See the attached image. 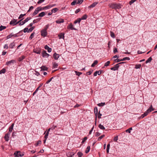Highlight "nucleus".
<instances>
[{"label":"nucleus","mask_w":157,"mask_h":157,"mask_svg":"<svg viewBox=\"0 0 157 157\" xmlns=\"http://www.w3.org/2000/svg\"><path fill=\"white\" fill-rule=\"evenodd\" d=\"M87 138L86 137H84L82 140V143L83 144L85 141L87 139Z\"/></svg>","instance_id":"nucleus-53"},{"label":"nucleus","mask_w":157,"mask_h":157,"mask_svg":"<svg viewBox=\"0 0 157 157\" xmlns=\"http://www.w3.org/2000/svg\"><path fill=\"white\" fill-rule=\"evenodd\" d=\"M39 12V10H38V8L37 7L36 9L34 11V13H33V14H32L33 16L36 15V14H37L38 13V12Z\"/></svg>","instance_id":"nucleus-18"},{"label":"nucleus","mask_w":157,"mask_h":157,"mask_svg":"<svg viewBox=\"0 0 157 157\" xmlns=\"http://www.w3.org/2000/svg\"><path fill=\"white\" fill-rule=\"evenodd\" d=\"M141 66V65L140 64H136L135 66V68L136 69L140 68Z\"/></svg>","instance_id":"nucleus-43"},{"label":"nucleus","mask_w":157,"mask_h":157,"mask_svg":"<svg viewBox=\"0 0 157 157\" xmlns=\"http://www.w3.org/2000/svg\"><path fill=\"white\" fill-rule=\"evenodd\" d=\"M16 132H13L12 136L14 138L16 136Z\"/></svg>","instance_id":"nucleus-57"},{"label":"nucleus","mask_w":157,"mask_h":157,"mask_svg":"<svg viewBox=\"0 0 157 157\" xmlns=\"http://www.w3.org/2000/svg\"><path fill=\"white\" fill-rule=\"evenodd\" d=\"M102 72V71H96L94 73V76H97V74H98V75H100L101 73Z\"/></svg>","instance_id":"nucleus-17"},{"label":"nucleus","mask_w":157,"mask_h":157,"mask_svg":"<svg viewBox=\"0 0 157 157\" xmlns=\"http://www.w3.org/2000/svg\"><path fill=\"white\" fill-rule=\"evenodd\" d=\"M90 146H88L86 148V150L85 151V153H88L90 150Z\"/></svg>","instance_id":"nucleus-34"},{"label":"nucleus","mask_w":157,"mask_h":157,"mask_svg":"<svg viewBox=\"0 0 157 157\" xmlns=\"http://www.w3.org/2000/svg\"><path fill=\"white\" fill-rule=\"evenodd\" d=\"M136 1V0H131V1H130V2H129V4L130 5H131Z\"/></svg>","instance_id":"nucleus-56"},{"label":"nucleus","mask_w":157,"mask_h":157,"mask_svg":"<svg viewBox=\"0 0 157 157\" xmlns=\"http://www.w3.org/2000/svg\"><path fill=\"white\" fill-rule=\"evenodd\" d=\"M108 6L111 8L114 9L116 10L119 9L120 8H121V4L119 3L117 4L114 3H112L109 4Z\"/></svg>","instance_id":"nucleus-1"},{"label":"nucleus","mask_w":157,"mask_h":157,"mask_svg":"<svg viewBox=\"0 0 157 157\" xmlns=\"http://www.w3.org/2000/svg\"><path fill=\"white\" fill-rule=\"evenodd\" d=\"M6 69L5 68H3L1 71H0V75L1 74L5 73L6 72Z\"/></svg>","instance_id":"nucleus-32"},{"label":"nucleus","mask_w":157,"mask_h":157,"mask_svg":"<svg viewBox=\"0 0 157 157\" xmlns=\"http://www.w3.org/2000/svg\"><path fill=\"white\" fill-rule=\"evenodd\" d=\"M118 139V137L117 136L114 137V138L113 139V140L114 141L116 142L117 140Z\"/></svg>","instance_id":"nucleus-61"},{"label":"nucleus","mask_w":157,"mask_h":157,"mask_svg":"<svg viewBox=\"0 0 157 157\" xmlns=\"http://www.w3.org/2000/svg\"><path fill=\"white\" fill-rule=\"evenodd\" d=\"M154 110V109L152 107V105H151V106L147 110V111L149 112H151L152 111H153Z\"/></svg>","instance_id":"nucleus-25"},{"label":"nucleus","mask_w":157,"mask_h":157,"mask_svg":"<svg viewBox=\"0 0 157 157\" xmlns=\"http://www.w3.org/2000/svg\"><path fill=\"white\" fill-rule=\"evenodd\" d=\"M45 15V13L44 12H42L40 13L38 15V17H43Z\"/></svg>","instance_id":"nucleus-26"},{"label":"nucleus","mask_w":157,"mask_h":157,"mask_svg":"<svg viewBox=\"0 0 157 157\" xmlns=\"http://www.w3.org/2000/svg\"><path fill=\"white\" fill-rule=\"evenodd\" d=\"M34 34H35V33H34V32L32 33L31 34L30 36H29V38L30 39H32L33 38V37L34 36Z\"/></svg>","instance_id":"nucleus-49"},{"label":"nucleus","mask_w":157,"mask_h":157,"mask_svg":"<svg viewBox=\"0 0 157 157\" xmlns=\"http://www.w3.org/2000/svg\"><path fill=\"white\" fill-rule=\"evenodd\" d=\"M34 26L32 27L31 28H29V29L28 30V33H29L32 32L33 30L34 29Z\"/></svg>","instance_id":"nucleus-40"},{"label":"nucleus","mask_w":157,"mask_h":157,"mask_svg":"<svg viewBox=\"0 0 157 157\" xmlns=\"http://www.w3.org/2000/svg\"><path fill=\"white\" fill-rule=\"evenodd\" d=\"M93 72V70H91V71H89L88 72H87L86 73V74L87 75H91V73H92Z\"/></svg>","instance_id":"nucleus-58"},{"label":"nucleus","mask_w":157,"mask_h":157,"mask_svg":"<svg viewBox=\"0 0 157 157\" xmlns=\"http://www.w3.org/2000/svg\"><path fill=\"white\" fill-rule=\"evenodd\" d=\"M87 16L86 14H85L83 15L80 18L81 20H85L87 18Z\"/></svg>","instance_id":"nucleus-31"},{"label":"nucleus","mask_w":157,"mask_h":157,"mask_svg":"<svg viewBox=\"0 0 157 157\" xmlns=\"http://www.w3.org/2000/svg\"><path fill=\"white\" fill-rule=\"evenodd\" d=\"M15 154H17L19 157H21L24 155V153L21 152L20 151H17L15 152Z\"/></svg>","instance_id":"nucleus-7"},{"label":"nucleus","mask_w":157,"mask_h":157,"mask_svg":"<svg viewBox=\"0 0 157 157\" xmlns=\"http://www.w3.org/2000/svg\"><path fill=\"white\" fill-rule=\"evenodd\" d=\"M77 3V2L76 1H75L72 2L71 4V5L72 6L75 5L76 3Z\"/></svg>","instance_id":"nucleus-59"},{"label":"nucleus","mask_w":157,"mask_h":157,"mask_svg":"<svg viewBox=\"0 0 157 157\" xmlns=\"http://www.w3.org/2000/svg\"><path fill=\"white\" fill-rule=\"evenodd\" d=\"M58 10V9L57 8H55L53 9L52 10V13L53 12V13H56V12Z\"/></svg>","instance_id":"nucleus-38"},{"label":"nucleus","mask_w":157,"mask_h":157,"mask_svg":"<svg viewBox=\"0 0 157 157\" xmlns=\"http://www.w3.org/2000/svg\"><path fill=\"white\" fill-rule=\"evenodd\" d=\"M149 112L147 110L143 114H142L141 116V117L142 118L144 117L147 115L148 113Z\"/></svg>","instance_id":"nucleus-22"},{"label":"nucleus","mask_w":157,"mask_h":157,"mask_svg":"<svg viewBox=\"0 0 157 157\" xmlns=\"http://www.w3.org/2000/svg\"><path fill=\"white\" fill-rule=\"evenodd\" d=\"M68 29H71V30H76V29L74 28L72 23L70 24L67 27Z\"/></svg>","instance_id":"nucleus-16"},{"label":"nucleus","mask_w":157,"mask_h":157,"mask_svg":"<svg viewBox=\"0 0 157 157\" xmlns=\"http://www.w3.org/2000/svg\"><path fill=\"white\" fill-rule=\"evenodd\" d=\"M33 52L36 54H40L41 52L40 48H36L33 50Z\"/></svg>","instance_id":"nucleus-14"},{"label":"nucleus","mask_w":157,"mask_h":157,"mask_svg":"<svg viewBox=\"0 0 157 157\" xmlns=\"http://www.w3.org/2000/svg\"><path fill=\"white\" fill-rule=\"evenodd\" d=\"M25 58V56H22L19 58V61H21Z\"/></svg>","instance_id":"nucleus-36"},{"label":"nucleus","mask_w":157,"mask_h":157,"mask_svg":"<svg viewBox=\"0 0 157 157\" xmlns=\"http://www.w3.org/2000/svg\"><path fill=\"white\" fill-rule=\"evenodd\" d=\"M122 59V61H125L126 60H130V58L128 57H124V58H123V59Z\"/></svg>","instance_id":"nucleus-48"},{"label":"nucleus","mask_w":157,"mask_h":157,"mask_svg":"<svg viewBox=\"0 0 157 157\" xmlns=\"http://www.w3.org/2000/svg\"><path fill=\"white\" fill-rule=\"evenodd\" d=\"M19 36L18 35L17 33L15 34H13V33H11L9 35H8L6 36V38L7 39H9L12 37H18Z\"/></svg>","instance_id":"nucleus-2"},{"label":"nucleus","mask_w":157,"mask_h":157,"mask_svg":"<svg viewBox=\"0 0 157 157\" xmlns=\"http://www.w3.org/2000/svg\"><path fill=\"white\" fill-rule=\"evenodd\" d=\"M53 77H52L51 78L49 79L46 82V84H48L52 80V79L53 78Z\"/></svg>","instance_id":"nucleus-54"},{"label":"nucleus","mask_w":157,"mask_h":157,"mask_svg":"<svg viewBox=\"0 0 157 157\" xmlns=\"http://www.w3.org/2000/svg\"><path fill=\"white\" fill-rule=\"evenodd\" d=\"M105 136V135L103 134L99 137L98 138V141H100L101 140V139L102 138H103Z\"/></svg>","instance_id":"nucleus-44"},{"label":"nucleus","mask_w":157,"mask_h":157,"mask_svg":"<svg viewBox=\"0 0 157 157\" xmlns=\"http://www.w3.org/2000/svg\"><path fill=\"white\" fill-rule=\"evenodd\" d=\"M56 23L57 24H60L61 23H63L64 22V20L62 19H60L56 20Z\"/></svg>","instance_id":"nucleus-15"},{"label":"nucleus","mask_w":157,"mask_h":157,"mask_svg":"<svg viewBox=\"0 0 157 157\" xmlns=\"http://www.w3.org/2000/svg\"><path fill=\"white\" fill-rule=\"evenodd\" d=\"M110 36L111 37L113 38H114L115 37V36L114 33L110 31Z\"/></svg>","instance_id":"nucleus-39"},{"label":"nucleus","mask_w":157,"mask_h":157,"mask_svg":"<svg viewBox=\"0 0 157 157\" xmlns=\"http://www.w3.org/2000/svg\"><path fill=\"white\" fill-rule=\"evenodd\" d=\"M41 71H47L48 69V68L47 67H46L44 66H43L42 67H41Z\"/></svg>","instance_id":"nucleus-28"},{"label":"nucleus","mask_w":157,"mask_h":157,"mask_svg":"<svg viewBox=\"0 0 157 157\" xmlns=\"http://www.w3.org/2000/svg\"><path fill=\"white\" fill-rule=\"evenodd\" d=\"M28 30L29 29L28 28H26L24 29L23 31L24 33H26V32H28Z\"/></svg>","instance_id":"nucleus-60"},{"label":"nucleus","mask_w":157,"mask_h":157,"mask_svg":"<svg viewBox=\"0 0 157 157\" xmlns=\"http://www.w3.org/2000/svg\"><path fill=\"white\" fill-rule=\"evenodd\" d=\"M39 11L44 10V7H41V6L38 7H37Z\"/></svg>","instance_id":"nucleus-51"},{"label":"nucleus","mask_w":157,"mask_h":157,"mask_svg":"<svg viewBox=\"0 0 157 157\" xmlns=\"http://www.w3.org/2000/svg\"><path fill=\"white\" fill-rule=\"evenodd\" d=\"M14 124L13 123L10 126L9 128V132L8 133H10L12 131L13 129V127L14 126Z\"/></svg>","instance_id":"nucleus-11"},{"label":"nucleus","mask_w":157,"mask_h":157,"mask_svg":"<svg viewBox=\"0 0 157 157\" xmlns=\"http://www.w3.org/2000/svg\"><path fill=\"white\" fill-rule=\"evenodd\" d=\"M53 57L55 59L57 60L59 58V55L55 52L53 54Z\"/></svg>","instance_id":"nucleus-12"},{"label":"nucleus","mask_w":157,"mask_h":157,"mask_svg":"<svg viewBox=\"0 0 157 157\" xmlns=\"http://www.w3.org/2000/svg\"><path fill=\"white\" fill-rule=\"evenodd\" d=\"M110 63V61H107L106 63H105L104 66L107 67L109 66Z\"/></svg>","instance_id":"nucleus-46"},{"label":"nucleus","mask_w":157,"mask_h":157,"mask_svg":"<svg viewBox=\"0 0 157 157\" xmlns=\"http://www.w3.org/2000/svg\"><path fill=\"white\" fill-rule=\"evenodd\" d=\"M98 63V61L97 60H95L93 63L91 65V66L92 67H93L95 66V65H96Z\"/></svg>","instance_id":"nucleus-27"},{"label":"nucleus","mask_w":157,"mask_h":157,"mask_svg":"<svg viewBox=\"0 0 157 157\" xmlns=\"http://www.w3.org/2000/svg\"><path fill=\"white\" fill-rule=\"evenodd\" d=\"M152 60V58L151 57H150L146 61V63H147L149 62H150Z\"/></svg>","instance_id":"nucleus-37"},{"label":"nucleus","mask_w":157,"mask_h":157,"mask_svg":"<svg viewBox=\"0 0 157 157\" xmlns=\"http://www.w3.org/2000/svg\"><path fill=\"white\" fill-rule=\"evenodd\" d=\"M44 1V0H40L37 2L38 4H40Z\"/></svg>","instance_id":"nucleus-62"},{"label":"nucleus","mask_w":157,"mask_h":157,"mask_svg":"<svg viewBox=\"0 0 157 157\" xmlns=\"http://www.w3.org/2000/svg\"><path fill=\"white\" fill-rule=\"evenodd\" d=\"M42 54L43 57H48L49 56V54H48L45 51H44L42 52Z\"/></svg>","instance_id":"nucleus-8"},{"label":"nucleus","mask_w":157,"mask_h":157,"mask_svg":"<svg viewBox=\"0 0 157 157\" xmlns=\"http://www.w3.org/2000/svg\"><path fill=\"white\" fill-rule=\"evenodd\" d=\"M56 6L55 4L49 5L46 6L44 7V10L48 9L50 8H51L53 6Z\"/></svg>","instance_id":"nucleus-5"},{"label":"nucleus","mask_w":157,"mask_h":157,"mask_svg":"<svg viewBox=\"0 0 157 157\" xmlns=\"http://www.w3.org/2000/svg\"><path fill=\"white\" fill-rule=\"evenodd\" d=\"M81 20V19H80V18H78L76 20H75L74 22V23L75 24L77 23H80V21Z\"/></svg>","instance_id":"nucleus-30"},{"label":"nucleus","mask_w":157,"mask_h":157,"mask_svg":"<svg viewBox=\"0 0 157 157\" xmlns=\"http://www.w3.org/2000/svg\"><path fill=\"white\" fill-rule=\"evenodd\" d=\"M94 113H95V116H96V121H95V124L96 123V120H97V115H98V109L97 107H95L94 108Z\"/></svg>","instance_id":"nucleus-13"},{"label":"nucleus","mask_w":157,"mask_h":157,"mask_svg":"<svg viewBox=\"0 0 157 157\" xmlns=\"http://www.w3.org/2000/svg\"><path fill=\"white\" fill-rule=\"evenodd\" d=\"M117 52V49L116 48H114L113 49V52L114 53Z\"/></svg>","instance_id":"nucleus-64"},{"label":"nucleus","mask_w":157,"mask_h":157,"mask_svg":"<svg viewBox=\"0 0 157 157\" xmlns=\"http://www.w3.org/2000/svg\"><path fill=\"white\" fill-rule=\"evenodd\" d=\"M98 4V2H95L94 3H92L91 5L89 7V8H93L95 6Z\"/></svg>","instance_id":"nucleus-21"},{"label":"nucleus","mask_w":157,"mask_h":157,"mask_svg":"<svg viewBox=\"0 0 157 157\" xmlns=\"http://www.w3.org/2000/svg\"><path fill=\"white\" fill-rule=\"evenodd\" d=\"M15 46V44L14 42H13L10 44L9 47L10 48H13V47Z\"/></svg>","instance_id":"nucleus-23"},{"label":"nucleus","mask_w":157,"mask_h":157,"mask_svg":"<svg viewBox=\"0 0 157 157\" xmlns=\"http://www.w3.org/2000/svg\"><path fill=\"white\" fill-rule=\"evenodd\" d=\"M6 28V26L1 25L0 26V31H1L3 29H5Z\"/></svg>","instance_id":"nucleus-45"},{"label":"nucleus","mask_w":157,"mask_h":157,"mask_svg":"<svg viewBox=\"0 0 157 157\" xmlns=\"http://www.w3.org/2000/svg\"><path fill=\"white\" fill-rule=\"evenodd\" d=\"M15 62V60H12L9 61H8L6 62V64L7 65H9L11 64V63L13 64Z\"/></svg>","instance_id":"nucleus-20"},{"label":"nucleus","mask_w":157,"mask_h":157,"mask_svg":"<svg viewBox=\"0 0 157 157\" xmlns=\"http://www.w3.org/2000/svg\"><path fill=\"white\" fill-rule=\"evenodd\" d=\"M101 115H102V114L101 113H100V111H99L98 112V118L99 119L101 118Z\"/></svg>","instance_id":"nucleus-55"},{"label":"nucleus","mask_w":157,"mask_h":157,"mask_svg":"<svg viewBox=\"0 0 157 157\" xmlns=\"http://www.w3.org/2000/svg\"><path fill=\"white\" fill-rule=\"evenodd\" d=\"M17 20L13 19L10 22V24L13 25H15L17 24Z\"/></svg>","instance_id":"nucleus-9"},{"label":"nucleus","mask_w":157,"mask_h":157,"mask_svg":"<svg viewBox=\"0 0 157 157\" xmlns=\"http://www.w3.org/2000/svg\"><path fill=\"white\" fill-rule=\"evenodd\" d=\"M98 127L99 128H100L102 130H104L105 129V128L104 127V126L101 125V124H100L98 125Z\"/></svg>","instance_id":"nucleus-35"},{"label":"nucleus","mask_w":157,"mask_h":157,"mask_svg":"<svg viewBox=\"0 0 157 157\" xmlns=\"http://www.w3.org/2000/svg\"><path fill=\"white\" fill-rule=\"evenodd\" d=\"M44 48L45 49L47 50L48 52H51L52 49L50 48L48 45H46L44 46Z\"/></svg>","instance_id":"nucleus-19"},{"label":"nucleus","mask_w":157,"mask_h":157,"mask_svg":"<svg viewBox=\"0 0 157 157\" xmlns=\"http://www.w3.org/2000/svg\"><path fill=\"white\" fill-rule=\"evenodd\" d=\"M40 32L41 35L44 37L46 36L47 35V31L44 29L42 30Z\"/></svg>","instance_id":"nucleus-4"},{"label":"nucleus","mask_w":157,"mask_h":157,"mask_svg":"<svg viewBox=\"0 0 157 157\" xmlns=\"http://www.w3.org/2000/svg\"><path fill=\"white\" fill-rule=\"evenodd\" d=\"M77 154L78 155V157H81L82 155V153L81 152H78Z\"/></svg>","instance_id":"nucleus-50"},{"label":"nucleus","mask_w":157,"mask_h":157,"mask_svg":"<svg viewBox=\"0 0 157 157\" xmlns=\"http://www.w3.org/2000/svg\"><path fill=\"white\" fill-rule=\"evenodd\" d=\"M31 18H32L31 17H28L27 18L24 20L22 22H20L19 24V25H24V24H25L26 22L28 21L29 20L31 19Z\"/></svg>","instance_id":"nucleus-3"},{"label":"nucleus","mask_w":157,"mask_h":157,"mask_svg":"<svg viewBox=\"0 0 157 157\" xmlns=\"http://www.w3.org/2000/svg\"><path fill=\"white\" fill-rule=\"evenodd\" d=\"M114 61L116 63H118V62H120V61H122V59H115Z\"/></svg>","instance_id":"nucleus-47"},{"label":"nucleus","mask_w":157,"mask_h":157,"mask_svg":"<svg viewBox=\"0 0 157 157\" xmlns=\"http://www.w3.org/2000/svg\"><path fill=\"white\" fill-rule=\"evenodd\" d=\"M10 135V133H8L5 135L4 138L6 141H8Z\"/></svg>","instance_id":"nucleus-10"},{"label":"nucleus","mask_w":157,"mask_h":157,"mask_svg":"<svg viewBox=\"0 0 157 157\" xmlns=\"http://www.w3.org/2000/svg\"><path fill=\"white\" fill-rule=\"evenodd\" d=\"M25 14H21L20 15L19 17H18V19H20L22 18L24 16H25Z\"/></svg>","instance_id":"nucleus-52"},{"label":"nucleus","mask_w":157,"mask_h":157,"mask_svg":"<svg viewBox=\"0 0 157 157\" xmlns=\"http://www.w3.org/2000/svg\"><path fill=\"white\" fill-rule=\"evenodd\" d=\"M105 105V102H101V103L98 104V105L99 106H102L104 105Z\"/></svg>","instance_id":"nucleus-41"},{"label":"nucleus","mask_w":157,"mask_h":157,"mask_svg":"<svg viewBox=\"0 0 157 157\" xmlns=\"http://www.w3.org/2000/svg\"><path fill=\"white\" fill-rule=\"evenodd\" d=\"M64 33H61L59 35V39H60L61 38L64 39Z\"/></svg>","instance_id":"nucleus-24"},{"label":"nucleus","mask_w":157,"mask_h":157,"mask_svg":"<svg viewBox=\"0 0 157 157\" xmlns=\"http://www.w3.org/2000/svg\"><path fill=\"white\" fill-rule=\"evenodd\" d=\"M119 65H118V64H116L114 67H112L110 68V69L112 70L113 71H116L117 70L119 67Z\"/></svg>","instance_id":"nucleus-6"},{"label":"nucleus","mask_w":157,"mask_h":157,"mask_svg":"<svg viewBox=\"0 0 157 157\" xmlns=\"http://www.w3.org/2000/svg\"><path fill=\"white\" fill-rule=\"evenodd\" d=\"M41 141L40 140L38 141L37 142V143H36V144H35V146H37L39 144H41Z\"/></svg>","instance_id":"nucleus-63"},{"label":"nucleus","mask_w":157,"mask_h":157,"mask_svg":"<svg viewBox=\"0 0 157 157\" xmlns=\"http://www.w3.org/2000/svg\"><path fill=\"white\" fill-rule=\"evenodd\" d=\"M58 66V64L57 63H53V68H57Z\"/></svg>","instance_id":"nucleus-29"},{"label":"nucleus","mask_w":157,"mask_h":157,"mask_svg":"<svg viewBox=\"0 0 157 157\" xmlns=\"http://www.w3.org/2000/svg\"><path fill=\"white\" fill-rule=\"evenodd\" d=\"M77 4H81L83 2V0H76Z\"/></svg>","instance_id":"nucleus-42"},{"label":"nucleus","mask_w":157,"mask_h":157,"mask_svg":"<svg viewBox=\"0 0 157 157\" xmlns=\"http://www.w3.org/2000/svg\"><path fill=\"white\" fill-rule=\"evenodd\" d=\"M75 72L77 75L79 76L80 75L82 74V73L81 72L77 71H75Z\"/></svg>","instance_id":"nucleus-33"}]
</instances>
